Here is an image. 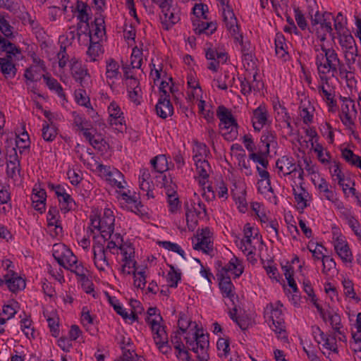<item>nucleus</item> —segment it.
<instances>
[{"instance_id": "nucleus-36", "label": "nucleus", "mask_w": 361, "mask_h": 361, "mask_svg": "<svg viewBox=\"0 0 361 361\" xmlns=\"http://www.w3.org/2000/svg\"><path fill=\"white\" fill-rule=\"evenodd\" d=\"M339 37V44L341 47L345 50V51L348 50L354 51L357 47L356 46L355 40L352 36L351 34L343 32Z\"/></svg>"}, {"instance_id": "nucleus-58", "label": "nucleus", "mask_w": 361, "mask_h": 361, "mask_svg": "<svg viewBox=\"0 0 361 361\" xmlns=\"http://www.w3.org/2000/svg\"><path fill=\"white\" fill-rule=\"evenodd\" d=\"M195 202H185L184 207L185 209V216H186V221L188 224L190 219H191V221H193V217L195 216H199L200 214V212L197 211V209L195 207Z\"/></svg>"}, {"instance_id": "nucleus-46", "label": "nucleus", "mask_w": 361, "mask_h": 361, "mask_svg": "<svg viewBox=\"0 0 361 361\" xmlns=\"http://www.w3.org/2000/svg\"><path fill=\"white\" fill-rule=\"evenodd\" d=\"M30 137L27 132H23L20 135H18L16 140V145L20 150V153L22 154L23 150L30 148Z\"/></svg>"}, {"instance_id": "nucleus-40", "label": "nucleus", "mask_w": 361, "mask_h": 361, "mask_svg": "<svg viewBox=\"0 0 361 361\" xmlns=\"http://www.w3.org/2000/svg\"><path fill=\"white\" fill-rule=\"evenodd\" d=\"M293 194L300 208L303 209L307 207V204L306 198L309 195V193L303 187L301 186L298 192L293 188Z\"/></svg>"}, {"instance_id": "nucleus-20", "label": "nucleus", "mask_w": 361, "mask_h": 361, "mask_svg": "<svg viewBox=\"0 0 361 361\" xmlns=\"http://www.w3.org/2000/svg\"><path fill=\"white\" fill-rule=\"evenodd\" d=\"M316 330L319 332V336L320 337V340L317 341L319 343L321 341H323L324 343L322 345L323 351L322 353L326 355H330L331 353H337V345L336 342L335 337H329L327 336L319 326L315 327Z\"/></svg>"}, {"instance_id": "nucleus-51", "label": "nucleus", "mask_w": 361, "mask_h": 361, "mask_svg": "<svg viewBox=\"0 0 361 361\" xmlns=\"http://www.w3.org/2000/svg\"><path fill=\"white\" fill-rule=\"evenodd\" d=\"M342 157L349 164L355 166L357 162L361 159V157L356 155L353 152L348 148H345L342 150Z\"/></svg>"}, {"instance_id": "nucleus-39", "label": "nucleus", "mask_w": 361, "mask_h": 361, "mask_svg": "<svg viewBox=\"0 0 361 361\" xmlns=\"http://www.w3.org/2000/svg\"><path fill=\"white\" fill-rule=\"evenodd\" d=\"M42 131V136L47 142L53 141L57 135L56 128L54 125H49L47 121H44Z\"/></svg>"}, {"instance_id": "nucleus-33", "label": "nucleus", "mask_w": 361, "mask_h": 361, "mask_svg": "<svg viewBox=\"0 0 361 361\" xmlns=\"http://www.w3.org/2000/svg\"><path fill=\"white\" fill-rule=\"evenodd\" d=\"M119 75V65L118 62L114 59H109L106 61V76L107 80L114 83V80L118 79Z\"/></svg>"}, {"instance_id": "nucleus-15", "label": "nucleus", "mask_w": 361, "mask_h": 361, "mask_svg": "<svg viewBox=\"0 0 361 361\" xmlns=\"http://www.w3.org/2000/svg\"><path fill=\"white\" fill-rule=\"evenodd\" d=\"M276 166L278 173H282L284 176L295 173L298 170L293 158L288 156H283L278 159Z\"/></svg>"}, {"instance_id": "nucleus-26", "label": "nucleus", "mask_w": 361, "mask_h": 361, "mask_svg": "<svg viewBox=\"0 0 361 361\" xmlns=\"http://www.w3.org/2000/svg\"><path fill=\"white\" fill-rule=\"evenodd\" d=\"M108 112L109 114V123L110 125H122L125 123L123 114L118 104L114 101L110 103L108 107Z\"/></svg>"}, {"instance_id": "nucleus-10", "label": "nucleus", "mask_w": 361, "mask_h": 361, "mask_svg": "<svg viewBox=\"0 0 361 361\" xmlns=\"http://www.w3.org/2000/svg\"><path fill=\"white\" fill-rule=\"evenodd\" d=\"M219 268L216 276H229L228 273L233 271L235 278H238L243 272V267L240 261L235 257H233L227 264L222 266L221 261L218 260L216 263Z\"/></svg>"}, {"instance_id": "nucleus-37", "label": "nucleus", "mask_w": 361, "mask_h": 361, "mask_svg": "<svg viewBox=\"0 0 361 361\" xmlns=\"http://www.w3.org/2000/svg\"><path fill=\"white\" fill-rule=\"evenodd\" d=\"M328 321L336 334H342L343 324L340 315L333 310L328 311Z\"/></svg>"}, {"instance_id": "nucleus-45", "label": "nucleus", "mask_w": 361, "mask_h": 361, "mask_svg": "<svg viewBox=\"0 0 361 361\" xmlns=\"http://www.w3.org/2000/svg\"><path fill=\"white\" fill-rule=\"evenodd\" d=\"M170 267L171 270L167 274L166 281L169 287L176 288L178 282L181 279V274L176 271L173 266Z\"/></svg>"}, {"instance_id": "nucleus-34", "label": "nucleus", "mask_w": 361, "mask_h": 361, "mask_svg": "<svg viewBox=\"0 0 361 361\" xmlns=\"http://www.w3.org/2000/svg\"><path fill=\"white\" fill-rule=\"evenodd\" d=\"M58 200L61 210L63 214H66L71 211H75L78 207L75 200L68 193L58 198Z\"/></svg>"}, {"instance_id": "nucleus-53", "label": "nucleus", "mask_w": 361, "mask_h": 361, "mask_svg": "<svg viewBox=\"0 0 361 361\" xmlns=\"http://www.w3.org/2000/svg\"><path fill=\"white\" fill-rule=\"evenodd\" d=\"M106 295L108 296V300L109 303L111 304V306H113L114 310L116 311V312L120 316H121L124 319H128V314L126 311V310H124L123 307L120 305L118 300H116L115 297L110 296L109 293H106Z\"/></svg>"}, {"instance_id": "nucleus-60", "label": "nucleus", "mask_w": 361, "mask_h": 361, "mask_svg": "<svg viewBox=\"0 0 361 361\" xmlns=\"http://www.w3.org/2000/svg\"><path fill=\"white\" fill-rule=\"evenodd\" d=\"M332 19H334V16L331 13V17H325L321 23H319V25H320V27L324 30L326 33H329L332 39H334L335 38V35L333 32V28L331 26Z\"/></svg>"}, {"instance_id": "nucleus-49", "label": "nucleus", "mask_w": 361, "mask_h": 361, "mask_svg": "<svg viewBox=\"0 0 361 361\" xmlns=\"http://www.w3.org/2000/svg\"><path fill=\"white\" fill-rule=\"evenodd\" d=\"M332 178L334 180H338V184L342 188L343 192H345V189L344 188V180L345 176L342 172L340 164L338 163H335L334 165V170L331 172Z\"/></svg>"}, {"instance_id": "nucleus-44", "label": "nucleus", "mask_w": 361, "mask_h": 361, "mask_svg": "<svg viewBox=\"0 0 361 361\" xmlns=\"http://www.w3.org/2000/svg\"><path fill=\"white\" fill-rule=\"evenodd\" d=\"M75 97L76 102L81 106L87 108L90 106V100L89 97L87 96L85 88L81 87L75 91Z\"/></svg>"}, {"instance_id": "nucleus-3", "label": "nucleus", "mask_w": 361, "mask_h": 361, "mask_svg": "<svg viewBox=\"0 0 361 361\" xmlns=\"http://www.w3.org/2000/svg\"><path fill=\"white\" fill-rule=\"evenodd\" d=\"M194 327L196 331L192 334V339L185 337L188 348L197 354L196 357L199 361H207L209 359L207 354L209 345V334H204L202 328L198 329L195 322L194 323Z\"/></svg>"}, {"instance_id": "nucleus-14", "label": "nucleus", "mask_w": 361, "mask_h": 361, "mask_svg": "<svg viewBox=\"0 0 361 361\" xmlns=\"http://www.w3.org/2000/svg\"><path fill=\"white\" fill-rule=\"evenodd\" d=\"M339 118L346 129L350 132L355 138H357L358 135L355 130V123L350 115L349 104L343 102Z\"/></svg>"}, {"instance_id": "nucleus-13", "label": "nucleus", "mask_w": 361, "mask_h": 361, "mask_svg": "<svg viewBox=\"0 0 361 361\" xmlns=\"http://www.w3.org/2000/svg\"><path fill=\"white\" fill-rule=\"evenodd\" d=\"M4 278L8 289L13 293L23 290L25 288V281L22 277L18 276V274L13 270H9L4 276Z\"/></svg>"}, {"instance_id": "nucleus-50", "label": "nucleus", "mask_w": 361, "mask_h": 361, "mask_svg": "<svg viewBox=\"0 0 361 361\" xmlns=\"http://www.w3.org/2000/svg\"><path fill=\"white\" fill-rule=\"evenodd\" d=\"M194 152L195 153L193 155V160L195 161L198 160H202L201 157L203 156H207L208 153H209V150L207 146L201 142H195V148L193 149Z\"/></svg>"}, {"instance_id": "nucleus-31", "label": "nucleus", "mask_w": 361, "mask_h": 361, "mask_svg": "<svg viewBox=\"0 0 361 361\" xmlns=\"http://www.w3.org/2000/svg\"><path fill=\"white\" fill-rule=\"evenodd\" d=\"M317 189L320 193H323L324 197L329 201L334 202L337 200L336 193L332 190V186L324 178H321L317 185Z\"/></svg>"}, {"instance_id": "nucleus-2", "label": "nucleus", "mask_w": 361, "mask_h": 361, "mask_svg": "<svg viewBox=\"0 0 361 361\" xmlns=\"http://www.w3.org/2000/svg\"><path fill=\"white\" fill-rule=\"evenodd\" d=\"M216 116L220 121L219 128L225 130L222 133L224 138L229 142L235 140L238 135L239 126L231 111L224 105L219 106L216 109Z\"/></svg>"}, {"instance_id": "nucleus-4", "label": "nucleus", "mask_w": 361, "mask_h": 361, "mask_svg": "<svg viewBox=\"0 0 361 361\" xmlns=\"http://www.w3.org/2000/svg\"><path fill=\"white\" fill-rule=\"evenodd\" d=\"M115 216L110 209H105L102 216H90V226L100 231L105 240L110 238L114 231Z\"/></svg>"}, {"instance_id": "nucleus-54", "label": "nucleus", "mask_w": 361, "mask_h": 361, "mask_svg": "<svg viewBox=\"0 0 361 361\" xmlns=\"http://www.w3.org/2000/svg\"><path fill=\"white\" fill-rule=\"evenodd\" d=\"M23 314L25 317L23 318L20 321L22 331L24 332L27 337H29L30 335L32 338H34L35 331L34 328L31 326L32 322L29 317H27L25 312H23Z\"/></svg>"}, {"instance_id": "nucleus-42", "label": "nucleus", "mask_w": 361, "mask_h": 361, "mask_svg": "<svg viewBox=\"0 0 361 361\" xmlns=\"http://www.w3.org/2000/svg\"><path fill=\"white\" fill-rule=\"evenodd\" d=\"M0 69L6 78H13L16 75L17 68L13 62L0 61Z\"/></svg>"}, {"instance_id": "nucleus-21", "label": "nucleus", "mask_w": 361, "mask_h": 361, "mask_svg": "<svg viewBox=\"0 0 361 361\" xmlns=\"http://www.w3.org/2000/svg\"><path fill=\"white\" fill-rule=\"evenodd\" d=\"M73 13H77L76 17L79 22L88 23L91 19L92 10L90 6L82 1L78 0L76 1L75 7L72 11Z\"/></svg>"}, {"instance_id": "nucleus-7", "label": "nucleus", "mask_w": 361, "mask_h": 361, "mask_svg": "<svg viewBox=\"0 0 361 361\" xmlns=\"http://www.w3.org/2000/svg\"><path fill=\"white\" fill-rule=\"evenodd\" d=\"M70 63L71 75L75 82L79 83L81 87L87 88L91 82L87 68L75 58L71 59Z\"/></svg>"}, {"instance_id": "nucleus-55", "label": "nucleus", "mask_w": 361, "mask_h": 361, "mask_svg": "<svg viewBox=\"0 0 361 361\" xmlns=\"http://www.w3.org/2000/svg\"><path fill=\"white\" fill-rule=\"evenodd\" d=\"M134 286L140 289H144L146 284V276L145 275V271H137V269H134L133 273Z\"/></svg>"}, {"instance_id": "nucleus-6", "label": "nucleus", "mask_w": 361, "mask_h": 361, "mask_svg": "<svg viewBox=\"0 0 361 361\" xmlns=\"http://www.w3.org/2000/svg\"><path fill=\"white\" fill-rule=\"evenodd\" d=\"M223 19L227 30L235 41H240L243 39V35L240 32V26L235 16L232 7L227 4L223 8Z\"/></svg>"}, {"instance_id": "nucleus-62", "label": "nucleus", "mask_w": 361, "mask_h": 361, "mask_svg": "<svg viewBox=\"0 0 361 361\" xmlns=\"http://www.w3.org/2000/svg\"><path fill=\"white\" fill-rule=\"evenodd\" d=\"M68 270L75 273L78 276H79L80 280L82 281H85V279H87L86 275L87 269L82 265L81 263L78 262L77 264L72 265L71 267H69Z\"/></svg>"}, {"instance_id": "nucleus-47", "label": "nucleus", "mask_w": 361, "mask_h": 361, "mask_svg": "<svg viewBox=\"0 0 361 361\" xmlns=\"http://www.w3.org/2000/svg\"><path fill=\"white\" fill-rule=\"evenodd\" d=\"M73 125L78 128V130L82 132L83 135H85V130L90 131V128L88 126V121L79 114H76V112H73Z\"/></svg>"}, {"instance_id": "nucleus-19", "label": "nucleus", "mask_w": 361, "mask_h": 361, "mask_svg": "<svg viewBox=\"0 0 361 361\" xmlns=\"http://www.w3.org/2000/svg\"><path fill=\"white\" fill-rule=\"evenodd\" d=\"M155 110L157 116L164 119L173 114V106L170 99L166 97H159Z\"/></svg>"}, {"instance_id": "nucleus-17", "label": "nucleus", "mask_w": 361, "mask_h": 361, "mask_svg": "<svg viewBox=\"0 0 361 361\" xmlns=\"http://www.w3.org/2000/svg\"><path fill=\"white\" fill-rule=\"evenodd\" d=\"M171 342L174 345L175 353L178 360L182 361H189L190 359L188 351L185 349L184 344L181 341L180 333L178 331L174 332L171 335Z\"/></svg>"}, {"instance_id": "nucleus-16", "label": "nucleus", "mask_w": 361, "mask_h": 361, "mask_svg": "<svg viewBox=\"0 0 361 361\" xmlns=\"http://www.w3.org/2000/svg\"><path fill=\"white\" fill-rule=\"evenodd\" d=\"M276 55L283 61L290 59L288 52V44L286 42L284 35L281 32H277L274 39Z\"/></svg>"}, {"instance_id": "nucleus-24", "label": "nucleus", "mask_w": 361, "mask_h": 361, "mask_svg": "<svg viewBox=\"0 0 361 361\" xmlns=\"http://www.w3.org/2000/svg\"><path fill=\"white\" fill-rule=\"evenodd\" d=\"M52 252L54 258L59 264L63 267H66L68 255L67 252H71V250L64 244L56 243L53 246Z\"/></svg>"}, {"instance_id": "nucleus-43", "label": "nucleus", "mask_w": 361, "mask_h": 361, "mask_svg": "<svg viewBox=\"0 0 361 361\" xmlns=\"http://www.w3.org/2000/svg\"><path fill=\"white\" fill-rule=\"evenodd\" d=\"M342 283L343 286L344 295L348 298L355 300L356 302H360V298L358 296H357L355 292L354 284L353 281L348 279H345L342 281Z\"/></svg>"}, {"instance_id": "nucleus-30", "label": "nucleus", "mask_w": 361, "mask_h": 361, "mask_svg": "<svg viewBox=\"0 0 361 361\" xmlns=\"http://www.w3.org/2000/svg\"><path fill=\"white\" fill-rule=\"evenodd\" d=\"M59 215V210L56 207H51L47 213L48 226H55V233L56 235L61 234L63 228L60 221L56 218Z\"/></svg>"}, {"instance_id": "nucleus-9", "label": "nucleus", "mask_w": 361, "mask_h": 361, "mask_svg": "<svg viewBox=\"0 0 361 361\" xmlns=\"http://www.w3.org/2000/svg\"><path fill=\"white\" fill-rule=\"evenodd\" d=\"M94 264L99 271H106L110 268V264L107 259L106 250L102 243L94 242L93 245Z\"/></svg>"}, {"instance_id": "nucleus-5", "label": "nucleus", "mask_w": 361, "mask_h": 361, "mask_svg": "<svg viewBox=\"0 0 361 361\" xmlns=\"http://www.w3.org/2000/svg\"><path fill=\"white\" fill-rule=\"evenodd\" d=\"M274 306L272 303L267 305L264 310V317L267 316L271 320V328L281 338H286V326L283 319L281 307L283 305L280 301H277Z\"/></svg>"}, {"instance_id": "nucleus-8", "label": "nucleus", "mask_w": 361, "mask_h": 361, "mask_svg": "<svg viewBox=\"0 0 361 361\" xmlns=\"http://www.w3.org/2000/svg\"><path fill=\"white\" fill-rule=\"evenodd\" d=\"M147 323L150 325L152 331L153 332L154 341L159 350L163 348H169V338L165 330L166 326L160 324L159 321L157 319L148 318Z\"/></svg>"}, {"instance_id": "nucleus-1", "label": "nucleus", "mask_w": 361, "mask_h": 361, "mask_svg": "<svg viewBox=\"0 0 361 361\" xmlns=\"http://www.w3.org/2000/svg\"><path fill=\"white\" fill-rule=\"evenodd\" d=\"M321 50L322 53L315 57V64L320 81L329 85L330 77L328 74L331 75L334 73L341 59L333 48H326L324 45H322Z\"/></svg>"}, {"instance_id": "nucleus-25", "label": "nucleus", "mask_w": 361, "mask_h": 361, "mask_svg": "<svg viewBox=\"0 0 361 361\" xmlns=\"http://www.w3.org/2000/svg\"><path fill=\"white\" fill-rule=\"evenodd\" d=\"M219 280V289L222 293L223 297L229 298L233 301L235 297L234 286L231 282L230 276H217Z\"/></svg>"}, {"instance_id": "nucleus-52", "label": "nucleus", "mask_w": 361, "mask_h": 361, "mask_svg": "<svg viewBox=\"0 0 361 361\" xmlns=\"http://www.w3.org/2000/svg\"><path fill=\"white\" fill-rule=\"evenodd\" d=\"M122 356L120 361H133L135 357H137L133 347L128 343L125 346H121Z\"/></svg>"}, {"instance_id": "nucleus-22", "label": "nucleus", "mask_w": 361, "mask_h": 361, "mask_svg": "<svg viewBox=\"0 0 361 361\" xmlns=\"http://www.w3.org/2000/svg\"><path fill=\"white\" fill-rule=\"evenodd\" d=\"M334 249L343 262L351 263L353 262V256L347 242L338 239L334 245Z\"/></svg>"}, {"instance_id": "nucleus-29", "label": "nucleus", "mask_w": 361, "mask_h": 361, "mask_svg": "<svg viewBox=\"0 0 361 361\" xmlns=\"http://www.w3.org/2000/svg\"><path fill=\"white\" fill-rule=\"evenodd\" d=\"M150 164L154 170L160 174L169 169L168 158L165 154H159L154 157L151 159Z\"/></svg>"}, {"instance_id": "nucleus-12", "label": "nucleus", "mask_w": 361, "mask_h": 361, "mask_svg": "<svg viewBox=\"0 0 361 361\" xmlns=\"http://www.w3.org/2000/svg\"><path fill=\"white\" fill-rule=\"evenodd\" d=\"M268 111L264 105H259L252 112V123L254 130L259 132L268 121Z\"/></svg>"}, {"instance_id": "nucleus-32", "label": "nucleus", "mask_w": 361, "mask_h": 361, "mask_svg": "<svg viewBox=\"0 0 361 361\" xmlns=\"http://www.w3.org/2000/svg\"><path fill=\"white\" fill-rule=\"evenodd\" d=\"M42 78L50 90L55 91L58 96L61 98L65 97L66 95L63 92V87L56 79L51 77L48 73L47 74H43Z\"/></svg>"}, {"instance_id": "nucleus-59", "label": "nucleus", "mask_w": 361, "mask_h": 361, "mask_svg": "<svg viewBox=\"0 0 361 361\" xmlns=\"http://www.w3.org/2000/svg\"><path fill=\"white\" fill-rule=\"evenodd\" d=\"M142 51L137 47H135L133 49V52L130 57V64L133 68H140L141 67L142 62Z\"/></svg>"}, {"instance_id": "nucleus-57", "label": "nucleus", "mask_w": 361, "mask_h": 361, "mask_svg": "<svg viewBox=\"0 0 361 361\" xmlns=\"http://www.w3.org/2000/svg\"><path fill=\"white\" fill-rule=\"evenodd\" d=\"M167 202L169 204V211L171 214H176L180 209L181 204L178 195H169V197H167Z\"/></svg>"}, {"instance_id": "nucleus-18", "label": "nucleus", "mask_w": 361, "mask_h": 361, "mask_svg": "<svg viewBox=\"0 0 361 361\" xmlns=\"http://www.w3.org/2000/svg\"><path fill=\"white\" fill-rule=\"evenodd\" d=\"M276 134L272 130H265L263 131L259 143L257 145V152H261L262 154L270 153V145L276 142Z\"/></svg>"}, {"instance_id": "nucleus-63", "label": "nucleus", "mask_w": 361, "mask_h": 361, "mask_svg": "<svg viewBox=\"0 0 361 361\" xmlns=\"http://www.w3.org/2000/svg\"><path fill=\"white\" fill-rule=\"evenodd\" d=\"M57 58L59 59V66L61 68H64L69 61V56L66 52V46L63 43L60 46V51L57 54Z\"/></svg>"}, {"instance_id": "nucleus-27", "label": "nucleus", "mask_w": 361, "mask_h": 361, "mask_svg": "<svg viewBox=\"0 0 361 361\" xmlns=\"http://www.w3.org/2000/svg\"><path fill=\"white\" fill-rule=\"evenodd\" d=\"M195 162L196 165L197 173L198 174V182L200 185L204 186L206 184L207 179L209 178V173H207V170L210 168L209 164L208 161L205 159L198 160Z\"/></svg>"}, {"instance_id": "nucleus-64", "label": "nucleus", "mask_w": 361, "mask_h": 361, "mask_svg": "<svg viewBox=\"0 0 361 361\" xmlns=\"http://www.w3.org/2000/svg\"><path fill=\"white\" fill-rule=\"evenodd\" d=\"M84 137L94 149H101V145L104 140L100 136L95 137L90 131L85 130Z\"/></svg>"}, {"instance_id": "nucleus-23", "label": "nucleus", "mask_w": 361, "mask_h": 361, "mask_svg": "<svg viewBox=\"0 0 361 361\" xmlns=\"http://www.w3.org/2000/svg\"><path fill=\"white\" fill-rule=\"evenodd\" d=\"M192 25L195 33L199 35L202 34L210 35L213 34L217 28V25L215 22H205L200 20H195L192 21Z\"/></svg>"}, {"instance_id": "nucleus-11", "label": "nucleus", "mask_w": 361, "mask_h": 361, "mask_svg": "<svg viewBox=\"0 0 361 361\" xmlns=\"http://www.w3.org/2000/svg\"><path fill=\"white\" fill-rule=\"evenodd\" d=\"M161 10L164 16V18H161L163 27L169 30L180 20V10L171 4Z\"/></svg>"}, {"instance_id": "nucleus-61", "label": "nucleus", "mask_w": 361, "mask_h": 361, "mask_svg": "<svg viewBox=\"0 0 361 361\" xmlns=\"http://www.w3.org/2000/svg\"><path fill=\"white\" fill-rule=\"evenodd\" d=\"M118 249L121 250V254L123 256V260L126 259H134V248L131 244H123L118 246Z\"/></svg>"}, {"instance_id": "nucleus-38", "label": "nucleus", "mask_w": 361, "mask_h": 361, "mask_svg": "<svg viewBox=\"0 0 361 361\" xmlns=\"http://www.w3.org/2000/svg\"><path fill=\"white\" fill-rule=\"evenodd\" d=\"M107 180L111 185L119 189L124 188L123 183H126L124 180L123 174L116 169L112 170L111 176L109 178H107Z\"/></svg>"}, {"instance_id": "nucleus-35", "label": "nucleus", "mask_w": 361, "mask_h": 361, "mask_svg": "<svg viewBox=\"0 0 361 361\" xmlns=\"http://www.w3.org/2000/svg\"><path fill=\"white\" fill-rule=\"evenodd\" d=\"M193 248L209 254L213 251V243L209 237L201 235V237L197 238V243L193 245Z\"/></svg>"}, {"instance_id": "nucleus-56", "label": "nucleus", "mask_w": 361, "mask_h": 361, "mask_svg": "<svg viewBox=\"0 0 361 361\" xmlns=\"http://www.w3.org/2000/svg\"><path fill=\"white\" fill-rule=\"evenodd\" d=\"M269 154H262L261 152L250 153L249 158L256 163H259L263 168L267 169L269 166V161L267 157Z\"/></svg>"}, {"instance_id": "nucleus-48", "label": "nucleus", "mask_w": 361, "mask_h": 361, "mask_svg": "<svg viewBox=\"0 0 361 361\" xmlns=\"http://www.w3.org/2000/svg\"><path fill=\"white\" fill-rule=\"evenodd\" d=\"M77 31V37L80 39L81 35H85L89 37V40L93 39L92 31L90 27V23H81L78 22L75 26Z\"/></svg>"}, {"instance_id": "nucleus-28", "label": "nucleus", "mask_w": 361, "mask_h": 361, "mask_svg": "<svg viewBox=\"0 0 361 361\" xmlns=\"http://www.w3.org/2000/svg\"><path fill=\"white\" fill-rule=\"evenodd\" d=\"M94 29L92 34L93 40L99 41L102 39L106 34V27L104 25V16L102 13H99L94 20Z\"/></svg>"}, {"instance_id": "nucleus-41", "label": "nucleus", "mask_w": 361, "mask_h": 361, "mask_svg": "<svg viewBox=\"0 0 361 361\" xmlns=\"http://www.w3.org/2000/svg\"><path fill=\"white\" fill-rule=\"evenodd\" d=\"M99 42V41L93 39L90 41V44L87 51V54L92 61H95L97 60V57L102 53V47Z\"/></svg>"}]
</instances>
